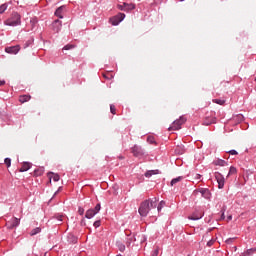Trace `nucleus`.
<instances>
[{
  "mask_svg": "<svg viewBox=\"0 0 256 256\" xmlns=\"http://www.w3.org/2000/svg\"><path fill=\"white\" fill-rule=\"evenodd\" d=\"M157 198H153V199H148L143 201L140 204V207L138 209V213L139 215H141V217H147V215H149V211H151V209H156L157 208Z\"/></svg>",
  "mask_w": 256,
  "mask_h": 256,
  "instance_id": "f257e3e1",
  "label": "nucleus"
},
{
  "mask_svg": "<svg viewBox=\"0 0 256 256\" xmlns=\"http://www.w3.org/2000/svg\"><path fill=\"white\" fill-rule=\"evenodd\" d=\"M5 25L9 27H17L21 25V15L17 12H13L11 17L5 21Z\"/></svg>",
  "mask_w": 256,
  "mask_h": 256,
  "instance_id": "f03ea898",
  "label": "nucleus"
},
{
  "mask_svg": "<svg viewBox=\"0 0 256 256\" xmlns=\"http://www.w3.org/2000/svg\"><path fill=\"white\" fill-rule=\"evenodd\" d=\"M185 121L187 120L181 116L178 120L173 122L172 126L168 128V131H179V129H181V125H183Z\"/></svg>",
  "mask_w": 256,
  "mask_h": 256,
  "instance_id": "7ed1b4c3",
  "label": "nucleus"
},
{
  "mask_svg": "<svg viewBox=\"0 0 256 256\" xmlns=\"http://www.w3.org/2000/svg\"><path fill=\"white\" fill-rule=\"evenodd\" d=\"M101 211V204H97L94 209H89L86 211V219H93Z\"/></svg>",
  "mask_w": 256,
  "mask_h": 256,
  "instance_id": "20e7f679",
  "label": "nucleus"
},
{
  "mask_svg": "<svg viewBox=\"0 0 256 256\" xmlns=\"http://www.w3.org/2000/svg\"><path fill=\"white\" fill-rule=\"evenodd\" d=\"M199 193L204 199H211V191H209V189L202 188L194 191V195H199Z\"/></svg>",
  "mask_w": 256,
  "mask_h": 256,
  "instance_id": "39448f33",
  "label": "nucleus"
},
{
  "mask_svg": "<svg viewBox=\"0 0 256 256\" xmlns=\"http://www.w3.org/2000/svg\"><path fill=\"white\" fill-rule=\"evenodd\" d=\"M203 215L205 212L201 210H195L191 216L188 217L191 221H199V219H203Z\"/></svg>",
  "mask_w": 256,
  "mask_h": 256,
  "instance_id": "423d86ee",
  "label": "nucleus"
},
{
  "mask_svg": "<svg viewBox=\"0 0 256 256\" xmlns=\"http://www.w3.org/2000/svg\"><path fill=\"white\" fill-rule=\"evenodd\" d=\"M215 179L218 183V188L223 189V187H225V178L223 177V175L219 172H216Z\"/></svg>",
  "mask_w": 256,
  "mask_h": 256,
  "instance_id": "0eeeda50",
  "label": "nucleus"
},
{
  "mask_svg": "<svg viewBox=\"0 0 256 256\" xmlns=\"http://www.w3.org/2000/svg\"><path fill=\"white\" fill-rule=\"evenodd\" d=\"M6 53H9L10 55H17L19 51H21V47L19 45L11 46L5 48Z\"/></svg>",
  "mask_w": 256,
  "mask_h": 256,
  "instance_id": "6e6552de",
  "label": "nucleus"
},
{
  "mask_svg": "<svg viewBox=\"0 0 256 256\" xmlns=\"http://www.w3.org/2000/svg\"><path fill=\"white\" fill-rule=\"evenodd\" d=\"M132 153H133L134 157H141L144 155L143 149L137 145H135L132 148Z\"/></svg>",
  "mask_w": 256,
  "mask_h": 256,
  "instance_id": "1a4fd4ad",
  "label": "nucleus"
},
{
  "mask_svg": "<svg viewBox=\"0 0 256 256\" xmlns=\"http://www.w3.org/2000/svg\"><path fill=\"white\" fill-rule=\"evenodd\" d=\"M65 11V6H60L54 13V15L56 17H58L59 19H63V13Z\"/></svg>",
  "mask_w": 256,
  "mask_h": 256,
  "instance_id": "9d476101",
  "label": "nucleus"
},
{
  "mask_svg": "<svg viewBox=\"0 0 256 256\" xmlns=\"http://www.w3.org/2000/svg\"><path fill=\"white\" fill-rule=\"evenodd\" d=\"M62 23L60 20H55L53 22V29L56 33H59L61 31Z\"/></svg>",
  "mask_w": 256,
  "mask_h": 256,
  "instance_id": "9b49d317",
  "label": "nucleus"
},
{
  "mask_svg": "<svg viewBox=\"0 0 256 256\" xmlns=\"http://www.w3.org/2000/svg\"><path fill=\"white\" fill-rule=\"evenodd\" d=\"M29 169H31V163L29 162H24L22 164V167L19 169L20 173H25V171H29Z\"/></svg>",
  "mask_w": 256,
  "mask_h": 256,
  "instance_id": "f8f14e48",
  "label": "nucleus"
},
{
  "mask_svg": "<svg viewBox=\"0 0 256 256\" xmlns=\"http://www.w3.org/2000/svg\"><path fill=\"white\" fill-rule=\"evenodd\" d=\"M20 220L18 218H13L11 222H8L9 229H14V227H18Z\"/></svg>",
  "mask_w": 256,
  "mask_h": 256,
  "instance_id": "ddd939ff",
  "label": "nucleus"
},
{
  "mask_svg": "<svg viewBox=\"0 0 256 256\" xmlns=\"http://www.w3.org/2000/svg\"><path fill=\"white\" fill-rule=\"evenodd\" d=\"M28 101H31V95H22L19 97L20 103H27Z\"/></svg>",
  "mask_w": 256,
  "mask_h": 256,
  "instance_id": "4468645a",
  "label": "nucleus"
},
{
  "mask_svg": "<svg viewBox=\"0 0 256 256\" xmlns=\"http://www.w3.org/2000/svg\"><path fill=\"white\" fill-rule=\"evenodd\" d=\"M159 173V170H149L145 173V177H152V175H157Z\"/></svg>",
  "mask_w": 256,
  "mask_h": 256,
  "instance_id": "2eb2a0df",
  "label": "nucleus"
},
{
  "mask_svg": "<svg viewBox=\"0 0 256 256\" xmlns=\"http://www.w3.org/2000/svg\"><path fill=\"white\" fill-rule=\"evenodd\" d=\"M230 175H237V168L235 166L230 167L227 177H230Z\"/></svg>",
  "mask_w": 256,
  "mask_h": 256,
  "instance_id": "dca6fc26",
  "label": "nucleus"
},
{
  "mask_svg": "<svg viewBox=\"0 0 256 256\" xmlns=\"http://www.w3.org/2000/svg\"><path fill=\"white\" fill-rule=\"evenodd\" d=\"M125 11H133L135 9V4L124 3Z\"/></svg>",
  "mask_w": 256,
  "mask_h": 256,
  "instance_id": "f3484780",
  "label": "nucleus"
},
{
  "mask_svg": "<svg viewBox=\"0 0 256 256\" xmlns=\"http://www.w3.org/2000/svg\"><path fill=\"white\" fill-rule=\"evenodd\" d=\"M214 165H217L219 167H225V165H227V162H225V160H216L214 162Z\"/></svg>",
  "mask_w": 256,
  "mask_h": 256,
  "instance_id": "a211bd4d",
  "label": "nucleus"
},
{
  "mask_svg": "<svg viewBox=\"0 0 256 256\" xmlns=\"http://www.w3.org/2000/svg\"><path fill=\"white\" fill-rule=\"evenodd\" d=\"M50 175H52V176H49L50 182H51V179H53V181H55V182H57V181H59V179H61L59 174L50 173Z\"/></svg>",
  "mask_w": 256,
  "mask_h": 256,
  "instance_id": "6ab92c4d",
  "label": "nucleus"
},
{
  "mask_svg": "<svg viewBox=\"0 0 256 256\" xmlns=\"http://www.w3.org/2000/svg\"><path fill=\"white\" fill-rule=\"evenodd\" d=\"M7 3H4L0 6V15H3V13H5V11H7Z\"/></svg>",
  "mask_w": 256,
  "mask_h": 256,
  "instance_id": "aec40b11",
  "label": "nucleus"
},
{
  "mask_svg": "<svg viewBox=\"0 0 256 256\" xmlns=\"http://www.w3.org/2000/svg\"><path fill=\"white\" fill-rule=\"evenodd\" d=\"M183 177L179 176L178 178H174L171 181V186L176 185V183H179V181H182Z\"/></svg>",
  "mask_w": 256,
  "mask_h": 256,
  "instance_id": "412c9836",
  "label": "nucleus"
},
{
  "mask_svg": "<svg viewBox=\"0 0 256 256\" xmlns=\"http://www.w3.org/2000/svg\"><path fill=\"white\" fill-rule=\"evenodd\" d=\"M209 119L211 122H204V124L211 125L212 123H215V121H217L216 117L206 118V121H209Z\"/></svg>",
  "mask_w": 256,
  "mask_h": 256,
  "instance_id": "4be33fe9",
  "label": "nucleus"
},
{
  "mask_svg": "<svg viewBox=\"0 0 256 256\" xmlns=\"http://www.w3.org/2000/svg\"><path fill=\"white\" fill-rule=\"evenodd\" d=\"M38 233H41V229L39 227L34 228L31 232L30 235L33 237V235H37Z\"/></svg>",
  "mask_w": 256,
  "mask_h": 256,
  "instance_id": "5701e85b",
  "label": "nucleus"
},
{
  "mask_svg": "<svg viewBox=\"0 0 256 256\" xmlns=\"http://www.w3.org/2000/svg\"><path fill=\"white\" fill-rule=\"evenodd\" d=\"M110 23H111L112 25H118V24L121 23V22H120L119 19H117L116 16H115V17H113V18L110 19Z\"/></svg>",
  "mask_w": 256,
  "mask_h": 256,
  "instance_id": "b1692460",
  "label": "nucleus"
},
{
  "mask_svg": "<svg viewBox=\"0 0 256 256\" xmlns=\"http://www.w3.org/2000/svg\"><path fill=\"white\" fill-rule=\"evenodd\" d=\"M71 49H75V45L73 44H67L66 46L63 47L64 51H69Z\"/></svg>",
  "mask_w": 256,
  "mask_h": 256,
  "instance_id": "393cba45",
  "label": "nucleus"
},
{
  "mask_svg": "<svg viewBox=\"0 0 256 256\" xmlns=\"http://www.w3.org/2000/svg\"><path fill=\"white\" fill-rule=\"evenodd\" d=\"M68 239L71 243H77V237H75L73 234H69Z\"/></svg>",
  "mask_w": 256,
  "mask_h": 256,
  "instance_id": "a878e982",
  "label": "nucleus"
},
{
  "mask_svg": "<svg viewBox=\"0 0 256 256\" xmlns=\"http://www.w3.org/2000/svg\"><path fill=\"white\" fill-rule=\"evenodd\" d=\"M253 253H255V250L249 249L244 254H242L240 256H251V255H253Z\"/></svg>",
  "mask_w": 256,
  "mask_h": 256,
  "instance_id": "bb28decb",
  "label": "nucleus"
},
{
  "mask_svg": "<svg viewBox=\"0 0 256 256\" xmlns=\"http://www.w3.org/2000/svg\"><path fill=\"white\" fill-rule=\"evenodd\" d=\"M163 207H165V201H161L160 203H159V205L157 206V211H158V213H160V211H161V209H163Z\"/></svg>",
  "mask_w": 256,
  "mask_h": 256,
  "instance_id": "cd10ccee",
  "label": "nucleus"
},
{
  "mask_svg": "<svg viewBox=\"0 0 256 256\" xmlns=\"http://www.w3.org/2000/svg\"><path fill=\"white\" fill-rule=\"evenodd\" d=\"M213 103H216L217 105H225V100L214 99Z\"/></svg>",
  "mask_w": 256,
  "mask_h": 256,
  "instance_id": "c85d7f7f",
  "label": "nucleus"
},
{
  "mask_svg": "<svg viewBox=\"0 0 256 256\" xmlns=\"http://www.w3.org/2000/svg\"><path fill=\"white\" fill-rule=\"evenodd\" d=\"M103 77H104V79L111 80V79H113V74L107 72V73L103 74Z\"/></svg>",
  "mask_w": 256,
  "mask_h": 256,
  "instance_id": "c756f323",
  "label": "nucleus"
},
{
  "mask_svg": "<svg viewBox=\"0 0 256 256\" xmlns=\"http://www.w3.org/2000/svg\"><path fill=\"white\" fill-rule=\"evenodd\" d=\"M116 18L119 20V22L121 23V21H123V19H125V14L123 13H119L118 15H116Z\"/></svg>",
  "mask_w": 256,
  "mask_h": 256,
  "instance_id": "7c9ffc66",
  "label": "nucleus"
},
{
  "mask_svg": "<svg viewBox=\"0 0 256 256\" xmlns=\"http://www.w3.org/2000/svg\"><path fill=\"white\" fill-rule=\"evenodd\" d=\"M117 109L115 108V105L111 104L110 105V112L112 113V115H115L117 112Z\"/></svg>",
  "mask_w": 256,
  "mask_h": 256,
  "instance_id": "2f4dec72",
  "label": "nucleus"
},
{
  "mask_svg": "<svg viewBox=\"0 0 256 256\" xmlns=\"http://www.w3.org/2000/svg\"><path fill=\"white\" fill-rule=\"evenodd\" d=\"M4 163L7 167H11V160L10 158H5Z\"/></svg>",
  "mask_w": 256,
  "mask_h": 256,
  "instance_id": "473e14b6",
  "label": "nucleus"
},
{
  "mask_svg": "<svg viewBox=\"0 0 256 256\" xmlns=\"http://www.w3.org/2000/svg\"><path fill=\"white\" fill-rule=\"evenodd\" d=\"M118 249L119 251H125V245L123 243H118Z\"/></svg>",
  "mask_w": 256,
  "mask_h": 256,
  "instance_id": "72a5a7b5",
  "label": "nucleus"
},
{
  "mask_svg": "<svg viewBox=\"0 0 256 256\" xmlns=\"http://www.w3.org/2000/svg\"><path fill=\"white\" fill-rule=\"evenodd\" d=\"M147 141H148V143L153 144V143H155V138L149 136V137L147 138Z\"/></svg>",
  "mask_w": 256,
  "mask_h": 256,
  "instance_id": "f704fd0d",
  "label": "nucleus"
},
{
  "mask_svg": "<svg viewBox=\"0 0 256 256\" xmlns=\"http://www.w3.org/2000/svg\"><path fill=\"white\" fill-rule=\"evenodd\" d=\"M94 227H101V221L97 220L94 222Z\"/></svg>",
  "mask_w": 256,
  "mask_h": 256,
  "instance_id": "c9c22d12",
  "label": "nucleus"
},
{
  "mask_svg": "<svg viewBox=\"0 0 256 256\" xmlns=\"http://www.w3.org/2000/svg\"><path fill=\"white\" fill-rule=\"evenodd\" d=\"M118 9H120V11H125V3H123V5H118Z\"/></svg>",
  "mask_w": 256,
  "mask_h": 256,
  "instance_id": "e433bc0d",
  "label": "nucleus"
},
{
  "mask_svg": "<svg viewBox=\"0 0 256 256\" xmlns=\"http://www.w3.org/2000/svg\"><path fill=\"white\" fill-rule=\"evenodd\" d=\"M78 213H79V215H83V213H85V209H83L82 207H80V208L78 209Z\"/></svg>",
  "mask_w": 256,
  "mask_h": 256,
  "instance_id": "4c0bfd02",
  "label": "nucleus"
},
{
  "mask_svg": "<svg viewBox=\"0 0 256 256\" xmlns=\"http://www.w3.org/2000/svg\"><path fill=\"white\" fill-rule=\"evenodd\" d=\"M235 119H238L239 121H243V115L239 114L235 117Z\"/></svg>",
  "mask_w": 256,
  "mask_h": 256,
  "instance_id": "58836bf2",
  "label": "nucleus"
},
{
  "mask_svg": "<svg viewBox=\"0 0 256 256\" xmlns=\"http://www.w3.org/2000/svg\"><path fill=\"white\" fill-rule=\"evenodd\" d=\"M159 255V249H156L153 251L151 256H158Z\"/></svg>",
  "mask_w": 256,
  "mask_h": 256,
  "instance_id": "ea45409f",
  "label": "nucleus"
},
{
  "mask_svg": "<svg viewBox=\"0 0 256 256\" xmlns=\"http://www.w3.org/2000/svg\"><path fill=\"white\" fill-rule=\"evenodd\" d=\"M229 154L230 155H238L237 150H230Z\"/></svg>",
  "mask_w": 256,
  "mask_h": 256,
  "instance_id": "a19ab883",
  "label": "nucleus"
},
{
  "mask_svg": "<svg viewBox=\"0 0 256 256\" xmlns=\"http://www.w3.org/2000/svg\"><path fill=\"white\" fill-rule=\"evenodd\" d=\"M63 217H64L63 215H57L56 219H58L61 222V221H63Z\"/></svg>",
  "mask_w": 256,
  "mask_h": 256,
  "instance_id": "79ce46f5",
  "label": "nucleus"
},
{
  "mask_svg": "<svg viewBox=\"0 0 256 256\" xmlns=\"http://www.w3.org/2000/svg\"><path fill=\"white\" fill-rule=\"evenodd\" d=\"M5 85V80H0V87Z\"/></svg>",
  "mask_w": 256,
  "mask_h": 256,
  "instance_id": "37998d69",
  "label": "nucleus"
},
{
  "mask_svg": "<svg viewBox=\"0 0 256 256\" xmlns=\"http://www.w3.org/2000/svg\"><path fill=\"white\" fill-rule=\"evenodd\" d=\"M233 219V216L232 215H229L228 217H227V221H231Z\"/></svg>",
  "mask_w": 256,
  "mask_h": 256,
  "instance_id": "c03bdc74",
  "label": "nucleus"
},
{
  "mask_svg": "<svg viewBox=\"0 0 256 256\" xmlns=\"http://www.w3.org/2000/svg\"><path fill=\"white\" fill-rule=\"evenodd\" d=\"M207 245H208V247H211V245H213V241H209V242L207 243Z\"/></svg>",
  "mask_w": 256,
  "mask_h": 256,
  "instance_id": "a18cd8bd",
  "label": "nucleus"
},
{
  "mask_svg": "<svg viewBox=\"0 0 256 256\" xmlns=\"http://www.w3.org/2000/svg\"><path fill=\"white\" fill-rule=\"evenodd\" d=\"M221 219H225V212L222 213Z\"/></svg>",
  "mask_w": 256,
  "mask_h": 256,
  "instance_id": "49530a36",
  "label": "nucleus"
},
{
  "mask_svg": "<svg viewBox=\"0 0 256 256\" xmlns=\"http://www.w3.org/2000/svg\"><path fill=\"white\" fill-rule=\"evenodd\" d=\"M233 241V239H228L227 241H226V243H231Z\"/></svg>",
  "mask_w": 256,
  "mask_h": 256,
  "instance_id": "de8ad7c7",
  "label": "nucleus"
},
{
  "mask_svg": "<svg viewBox=\"0 0 256 256\" xmlns=\"http://www.w3.org/2000/svg\"><path fill=\"white\" fill-rule=\"evenodd\" d=\"M197 179H201V175L197 174L196 175Z\"/></svg>",
  "mask_w": 256,
  "mask_h": 256,
  "instance_id": "09e8293b",
  "label": "nucleus"
},
{
  "mask_svg": "<svg viewBox=\"0 0 256 256\" xmlns=\"http://www.w3.org/2000/svg\"><path fill=\"white\" fill-rule=\"evenodd\" d=\"M255 81H256V77H255Z\"/></svg>",
  "mask_w": 256,
  "mask_h": 256,
  "instance_id": "8fccbe9b",
  "label": "nucleus"
}]
</instances>
